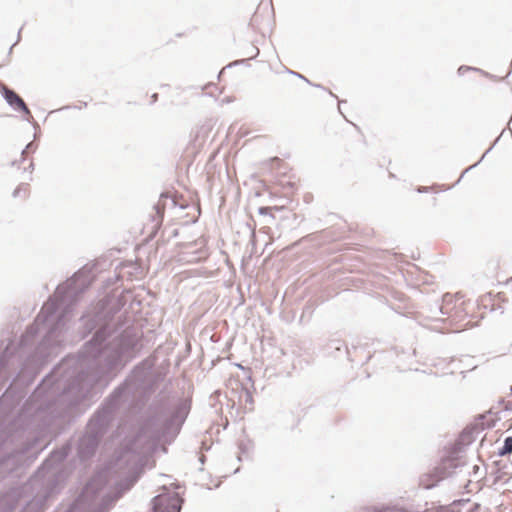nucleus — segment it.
<instances>
[{"mask_svg": "<svg viewBox=\"0 0 512 512\" xmlns=\"http://www.w3.org/2000/svg\"><path fill=\"white\" fill-rule=\"evenodd\" d=\"M105 341L106 331L101 329L84 346L79 355L82 370L68 388V394H75L77 399L85 398L96 383L120 365L123 358L131 357L134 341L126 333L108 343Z\"/></svg>", "mask_w": 512, "mask_h": 512, "instance_id": "nucleus-1", "label": "nucleus"}, {"mask_svg": "<svg viewBox=\"0 0 512 512\" xmlns=\"http://www.w3.org/2000/svg\"><path fill=\"white\" fill-rule=\"evenodd\" d=\"M87 287L81 281V273H76L65 283L59 285L53 296L44 303L34 323L26 331V338L33 337L47 328L41 346L53 349L62 343L63 330L70 319V304L76 301L78 295Z\"/></svg>", "mask_w": 512, "mask_h": 512, "instance_id": "nucleus-2", "label": "nucleus"}, {"mask_svg": "<svg viewBox=\"0 0 512 512\" xmlns=\"http://www.w3.org/2000/svg\"><path fill=\"white\" fill-rule=\"evenodd\" d=\"M107 479L104 473L96 474L83 488L82 493L68 512H107L121 494L111 496L106 492Z\"/></svg>", "mask_w": 512, "mask_h": 512, "instance_id": "nucleus-3", "label": "nucleus"}, {"mask_svg": "<svg viewBox=\"0 0 512 512\" xmlns=\"http://www.w3.org/2000/svg\"><path fill=\"white\" fill-rule=\"evenodd\" d=\"M135 389V383L126 381L123 385L118 387L106 400L105 404L94 415L89 422L88 428L93 433L92 437H84L82 443L87 439L91 444V448L96 446V436L108 425L112 419L113 413L120 409L124 404L131 401Z\"/></svg>", "mask_w": 512, "mask_h": 512, "instance_id": "nucleus-4", "label": "nucleus"}, {"mask_svg": "<svg viewBox=\"0 0 512 512\" xmlns=\"http://www.w3.org/2000/svg\"><path fill=\"white\" fill-rule=\"evenodd\" d=\"M188 410V405L183 402L177 405L168 416L165 409L161 407L159 411H155V415L146 422L144 429L151 430V437H159L170 431H179L187 417Z\"/></svg>", "mask_w": 512, "mask_h": 512, "instance_id": "nucleus-5", "label": "nucleus"}, {"mask_svg": "<svg viewBox=\"0 0 512 512\" xmlns=\"http://www.w3.org/2000/svg\"><path fill=\"white\" fill-rule=\"evenodd\" d=\"M460 465L459 459L446 458L442 460L432 473L423 475L420 479V484L425 489L433 488L440 480L453 474L454 470Z\"/></svg>", "mask_w": 512, "mask_h": 512, "instance_id": "nucleus-6", "label": "nucleus"}, {"mask_svg": "<svg viewBox=\"0 0 512 512\" xmlns=\"http://www.w3.org/2000/svg\"><path fill=\"white\" fill-rule=\"evenodd\" d=\"M493 418L491 413L487 415H479L473 423L468 425L462 433L459 435L457 444L459 446H466L471 444L477 437V435L485 428H489L492 425Z\"/></svg>", "mask_w": 512, "mask_h": 512, "instance_id": "nucleus-7", "label": "nucleus"}, {"mask_svg": "<svg viewBox=\"0 0 512 512\" xmlns=\"http://www.w3.org/2000/svg\"><path fill=\"white\" fill-rule=\"evenodd\" d=\"M181 503L177 493H163L153 498V512H180Z\"/></svg>", "mask_w": 512, "mask_h": 512, "instance_id": "nucleus-8", "label": "nucleus"}, {"mask_svg": "<svg viewBox=\"0 0 512 512\" xmlns=\"http://www.w3.org/2000/svg\"><path fill=\"white\" fill-rule=\"evenodd\" d=\"M3 96L7 103L12 106L14 109H20L25 114L30 115V111L26 106L25 102L20 98L13 90L4 87Z\"/></svg>", "mask_w": 512, "mask_h": 512, "instance_id": "nucleus-9", "label": "nucleus"}, {"mask_svg": "<svg viewBox=\"0 0 512 512\" xmlns=\"http://www.w3.org/2000/svg\"><path fill=\"white\" fill-rule=\"evenodd\" d=\"M480 505L472 503L469 500H460L454 502L451 506V512H480Z\"/></svg>", "mask_w": 512, "mask_h": 512, "instance_id": "nucleus-10", "label": "nucleus"}, {"mask_svg": "<svg viewBox=\"0 0 512 512\" xmlns=\"http://www.w3.org/2000/svg\"><path fill=\"white\" fill-rule=\"evenodd\" d=\"M493 485L495 490L505 494L506 492L510 491V477L507 476V473L499 471L495 477Z\"/></svg>", "mask_w": 512, "mask_h": 512, "instance_id": "nucleus-11", "label": "nucleus"}, {"mask_svg": "<svg viewBox=\"0 0 512 512\" xmlns=\"http://www.w3.org/2000/svg\"><path fill=\"white\" fill-rule=\"evenodd\" d=\"M253 402L254 401H253L252 393L247 388L242 387L241 392L239 394V404L245 410H252Z\"/></svg>", "mask_w": 512, "mask_h": 512, "instance_id": "nucleus-12", "label": "nucleus"}, {"mask_svg": "<svg viewBox=\"0 0 512 512\" xmlns=\"http://www.w3.org/2000/svg\"><path fill=\"white\" fill-rule=\"evenodd\" d=\"M512 453V436L506 437L504 446L499 450V455Z\"/></svg>", "mask_w": 512, "mask_h": 512, "instance_id": "nucleus-13", "label": "nucleus"}, {"mask_svg": "<svg viewBox=\"0 0 512 512\" xmlns=\"http://www.w3.org/2000/svg\"><path fill=\"white\" fill-rule=\"evenodd\" d=\"M380 512H410V511L405 508L392 506V507H385Z\"/></svg>", "mask_w": 512, "mask_h": 512, "instance_id": "nucleus-14", "label": "nucleus"}, {"mask_svg": "<svg viewBox=\"0 0 512 512\" xmlns=\"http://www.w3.org/2000/svg\"><path fill=\"white\" fill-rule=\"evenodd\" d=\"M28 188H29L28 184H21V185H19V186L15 189V191H14V193H13V196H14V197H17V196L20 194V192H22V191L24 192V194H27V192H28Z\"/></svg>", "mask_w": 512, "mask_h": 512, "instance_id": "nucleus-15", "label": "nucleus"}, {"mask_svg": "<svg viewBox=\"0 0 512 512\" xmlns=\"http://www.w3.org/2000/svg\"><path fill=\"white\" fill-rule=\"evenodd\" d=\"M271 208L269 207H260L258 209L259 214L261 215H270L271 218H274V216L270 213Z\"/></svg>", "mask_w": 512, "mask_h": 512, "instance_id": "nucleus-16", "label": "nucleus"}, {"mask_svg": "<svg viewBox=\"0 0 512 512\" xmlns=\"http://www.w3.org/2000/svg\"><path fill=\"white\" fill-rule=\"evenodd\" d=\"M444 302H445V305H442L440 307V312L442 314H449L450 311H449V308H448V300H447V297L444 298Z\"/></svg>", "mask_w": 512, "mask_h": 512, "instance_id": "nucleus-17", "label": "nucleus"}, {"mask_svg": "<svg viewBox=\"0 0 512 512\" xmlns=\"http://www.w3.org/2000/svg\"><path fill=\"white\" fill-rule=\"evenodd\" d=\"M33 147V143H29L26 148L22 151V155H24L26 153V151L32 149Z\"/></svg>", "mask_w": 512, "mask_h": 512, "instance_id": "nucleus-18", "label": "nucleus"}, {"mask_svg": "<svg viewBox=\"0 0 512 512\" xmlns=\"http://www.w3.org/2000/svg\"><path fill=\"white\" fill-rule=\"evenodd\" d=\"M470 69H471L470 67H464V66H461V67L458 69V72H459L460 74H462L464 70H470Z\"/></svg>", "mask_w": 512, "mask_h": 512, "instance_id": "nucleus-19", "label": "nucleus"}, {"mask_svg": "<svg viewBox=\"0 0 512 512\" xmlns=\"http://www.w3.org/2000/svg\"><path fill=\"white\" fill-rule=\"evenodd\" d=\"M152 98H153V101H156V100H157V94H154V95L152 96Z\"/></svg>", "mask_w": 512, "mask_h": 512, "instance_id": "nucleus-20", "label": "nucleus"}, {"mask_svg": "<svg viewBox=\"0 0 512 512\" xmlns=\"http://www.w3.org/2000/svg\"><path fill=\"white\" fill-rule=\"evenodd\" d=\"M511 122H512V117L509 119L508 126L510 125Z\"/></svg>", "mask_w": 512, "mask_h": 512, "instance_id": "nucleus-21", "label": "nucleus"}]
</instances>
